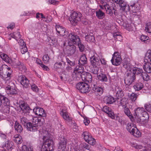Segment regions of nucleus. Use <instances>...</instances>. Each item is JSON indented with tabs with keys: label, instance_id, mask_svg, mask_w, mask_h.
<instances>
[{
	"label": "nucleus",
	"instance_id": "1",
	"mask_svg": "<svg viewBox=\"0 0 151 151\" xmlns=\"http://www.w3.org/2000/svg\"><path fill=\"white\" fill-rule=\"evenodd\" d=\"M20 122L25 127H26L28 130L30 131L35 132L40 130V128L43 124V123L37 117L33 118L32 122L28 123L27 119L22 117L20 118Z\"/></svg>",
	"mask_w": 151,
	"mask_h": 151
},
{
	"label": "nucleus",
	"instance_id": "2",
	"mask_svg": "<svg viewBox=\"0 0 151 151\" xmlns=\"http://www.w3.org/2000/svg\"><path fill=\"white\" fill-rule=\"evenodd\" d=\"M41 134L44 142L42 145L41 151H52L54 143L51 135L47 131L45 130L42 131Z\"/></svg>",
	"mask_w": 151,
	"mask_h": 151
},
{
	"label": "nucleus",
	"instance_id": "3",
	"mask_svg": "<svg viewBox=\"0 0 151 151\" xmlns=\"http://www.w3.org/2000/svg\"><path fill=\"white\" fill-rule=\"evenodd\" d=\"M12 72L10 68H4L3 66L0 68V76L1 78L6 81V84L10 82Z\"/></svg>",
	"mask_w": 151,
	"mask_h": 151
},
{
	"label": "nucleus",
	"instance_id": "4",
	"mask_svg": "<svg viewBox=\"0 0 151 151\" xmlns=\"http://www.w3.org/2000/svg\"><path fill=\"white\" fill-rule=\"evenodd\" d=\"M77 89L82 93H86L90 91L89 85L86 83L80 82L78 83L76 86Z\"/></svg>",
	"mask_w": 151,
	"mask_h": 151
},
{
	"label": "nucleus",
	"instance_id": "5",
	"mask_svg": "<svg viewBox=\"0 0 151 151\" xmlns=\"http://www.w3.org/2000/svg\"><path fill=\"white\" fill-rule=\"evenodd\" d=\"M127 129L130 133L134 136L137 137L139 136L140 135V132L137 131L135 125L133 124L128 123L127 126Z\"/></svg>",
	"mask_w": 151,
	"mask_h": 151
},
{
	"label": "nucleus",
	"instance_id": "6",
	"mask_svg": "<svg viewBox=\"0 0 151 151\" xmlns=\"http://www.w3.org/2000/svg\"><path fill=\"white\" fill-rule=\"evenodd\" d=\"M10 103V101L8 98L0 94V106L2 104L5 106H7L5 108L7 110L5 111L6 113H8L9 111V108L8 106L9 105ZM4 111L5 112V111Z\"/></svg>",
	"mask_w": 151,
	"mask_h": 151
},
{
	"label": "nucleus",
	"instance_id": "7",
	"mask_svg": "<svg viewBox=\"0 0 151 151\" xmlns=\"http://www.w3.org/2000/svg\"><path fill=\"white\" fill-rule=\"evenodd\" d=\"M122 58L120 53L117 52H115L113 55L111 62L113 65L117 66L120 64Z\"/></svg>",
	"mask_w": 151,
	"mask_h": 151
},
{
	"label": "nucleus",
	"instance_id": "8",
	"mask_svg": "<svg viewBox=\"0 0 151 151\" xmlns=\"http://www.w3.org/2000/svg\"><path fill=\"white\" fill-rule=\"evenodd\" d=\"M67 140L64 137H60L59 140L58 150V151H63L65 149Z\"/></svg>",
	"mask_w": 151,
	"mask_h": 151
},
{
	"label": "nucleus",
	"instance_id": "9",
	"mask_svg": "<svg viewBox=\"0 0 151 151\" xmlns=\"http://www.w3.org/2000/svg\"><path fill=\"white\" fill-rule=\"evenodd\" d=\"M82 14L80 13L74 12L71 15L69 20L71 22L76 23L80 20Z\"/></svg>",
	"mask_w": 151,
	"mask_h": 151
},
{
	"label": "nucleus",
	"instance_id": "10",
	"mask_svg": "<svg viewBox=\"0 0 151 151\" xmlns=\"http://www.w3.org/2000/svg\"><path fill=\"white\" fill-rule=\"evenodd\" d=\"M127 77L124 80L125 83L127 85H130L135 80V75L132 73H128L127 74Z\"/></svg>",
	"mask_w": 151,
	"mask_h": 151
},
{
	"label": "nucleus",
	"instance_id": "11",
	"mask_svg": "<svg viewBox=\"0 0 151 151\" xmlns=\"http://www.w3.org/2000/svg\"><path fill=\"white\" fill-rule=\"evenodd\" d=\"M66 48L65 52L68 56L73 55L77 51L76 47L73 45L66 46Z\"/></svg>",
	"mask_w": 151,
	"mask_h": 151
},
{
	"label": "nucleus",
	"instance_id": "12",
	"mask_svg": "<svg viewBox=\"0 0 151 151\" xmlns=\"http://www.w3.org/2000/svg\"><path fill=\"white\" fill-rule=\"evenodd\" d=\"M112 1L113 2L118 4L120 7V9L122 11H125V8L126 10H127L128 6L124 0H112Z\"/></svg>",
	"mask_w": 151,
	"mask_h": 151
},
{
	"label": "nucleus",
	"instance_id": "13",
	"mask_svg": "<svg viewBox=\"0 0 151 151\" xmlns=\"http://www.w3.org/2000/svg\"><path fill=\"white\" fill-rule=\"evenodd\" d=\"M20 82L23 87L27 88L29 87L30 83L29 80L24 75L20 76Z\"/></svg>",
	"mask_w": 151,
	"mask_h": 151
},
{
	"label": "nucleus",
	"instance_id": "14",
	"mask_svg": "<svg viewBox=\"0 0 151 151\" xmlns=\"http://www.w3.org/2000/svg\"><path fill=\"white\" fill-rule=\"evenodd\" d=\"M144 86V84L143 81L139 80L136 81L133 86V88L135 91H137L142 89Z\"/></svg>",
	"mask_w": 151,
	"mask_h": 151
},
{
	"label": "nucleus",
	"instance_id": "15",
	"mask_svg": "<svg viewBox=\"0 0 151 151\" xmlns=\"http://www.w3.org/2000/svg\"><path fill=\"white\" fill-rule=\"evenodd\" d=\"M82 80L85 82L91 83L92 80V76L89 73L84 72L82 74Z\"/></svg>",
	"mask_w": 151,
	"mask_h": 151
},
{
	"label": "nucleus",
	"instance_id": "16",
	"mask_svg": "<svg viewBox=\"0 0 151 151\" xmlns=\"http://www.w3.org/2000/svg\"><path fill=\"white\" fill-rule=\"evenodd\" d=\"M33 111L37 115L42 117H46V114L44 110L42 108L36 107L33 109Z\"/></svg>",
	"mask_w": 151,
	"mask_h": 151
},
{
	"label": "nucleus",
	"instance_id": "17",
	"mask_svg": "<svg viewBox=\"0 0 151 151\" xmlns=\"http://www.w3.org/2000/svg\"><path fill=\"white\" fill-rule=\"evenodd\" d=\"M68 38L74 44H77L80 40L79 36L72 33L69 34Z\"/></svg>",
	"mask_w": 151,
	"mask_h": 151
},
{
	"label": "nucleus",
	"instance_id": "18",
	"mask_svg": "<svg viewBox=\"0 0 151 151\" xmlns=\"http://www.w3.org/2000/svg\"><path fill=\"white\" fill-rule=\"evenodd\" d=\"M92 92L96 96H100L102 94L103 90L102 88L94 85L92 87Z\"/></svg>",
	"mask_w": 151,
	"mask_h": 151
},
{
	"label": "nucleus",
	"instance_id": "19",
	"mask_svg": "<svg viewBox=\"0 0 151 151\" xmlns=\"http://www.w3.org/2000/svg\"><path fill=\"white\" fill-rule=\"evenodd\" d=\"M90 60L91 64L93 67L98 66L99 65V60L95 55L91 57Z\"/></svg>",
	"mask_w": 151,
	"mask_h": 151
},
{
	"label": "nucleus",
	"instance_id": "20",
	"mask_svg": "<svg viewBox=\"0 0 151 151\" xmlns=\"http://www.w3.org/2000/svg\"><path fill=\"white\" fill-rule=\"evenodd\" d=\"M55 28L57 32L60 35L65 36V35H64V34H67L68 33V32L65 31V28L59 25H56Z\"/></svg>",
	"mask_w": 151,
	"mask_h": 151
},
{
	"label": "nucleus",
	"instance_id": "21",
	"mask_svg": "<svg viewBox=\"0 0 151 151\" xmlns=\"http://www.w3.org/2000/svg\"><path fill=\"white\" fill-rule=\"evenodd\" d=\"M103 111L107 114L108 116L112 119H114L115 118L114 114L109 107L105 106L103 108Z\"/></svg>",
	"mask_w": 151,
	"mask_h": 151
},
{
	"label": "nucleus",
	"instance_id": "22",
	"mask_svg": "<svg viewBox=\"0 0 151 151\" xmlns=\"http://www.w3.org/2000/svg\"><path fill=\"white\" fill-rule=\"evenodd\" d=\"M19 107L23 112L29 113L30 108L27 104L24 102H22L19 104Z\"/></svg>",
	"mask_w": 151,
	"mask_h": 151
},
{
	"label": "nucleus",
	"instance_id": "23",
	"mask_svg": "<svg viewBox=\"0 0 151 151\" xmlns=\"http://www.w3.org/2000/svg\"><path fill=\"white\" fill-rule=\"evenodd\" d=\"M143 65V68L147 73H151V63L148 62H145Z\"/></svg>",
	"mask_w": 151,
	"mask_h": 151
},
{
	"label": "nucleus",
	"instance_id": "24",
	"mask_svg": "<svg viewBox=\"0 0 151 151\" xmlns=\"http://www.w3.org/2000/svg\"><path fill=\"white\" fill-rule=\"evenodd\" d=\"M104 101L106 104H111L114 102L115 101L114 98L111 96H106L104 99Z\"/></svg>",
	"mask_w": 151,
	"mask_h": 151
},
{
	"label": "nucleus",
	"instance_id": "25",
	"mask_svg": "<svg viewBox=\"0 0 151 151\" xmlns=\"http://www.w3.org/2000/svg\"><path fill=\"white\" fill-rule=\"evenodd\" d=\"M9 83H6L8 86L6 87V93L8 94L14 95L16 93V91L14 89L11 88L9 85Z\"/></svg>",
	"mask_w": 151,
	"mask_h": 151
},
{
	"label": "nucleus",
	"instance_id": "26",
	"mask_svg": "<svg viewBox=\"0 0 151 151\" xmlns=\"http://www.w3.org/2000/svg\"><path fill=\"white\" fill-rule=\"evenodd\" d=\"M127 6H128V8L127 9V10H126V9H125V11H122L125 12H129L130 10H131L133 12H136L138 11L139 9V5H136L132 7H130L129 5H127Z\"/></svg>",
	"mask_w": 151,
	"mask_h": 151
},
{
	"label": "nucleus",
	"instance_id": "27",
	"mask_svg": "<svg viewBox=\"0 0 151 151\" xmlns=\"http://www.w3.org/2000/svg\"><path fill=\"white\" fill-rule=\"evenodd\" d=\"M15 65L19 70L25 72L26 69V67L22 63L18 61L15 63Z\"/></svg>",
	"mask_w": 151,
	"mask_h": 151
},
{
	"label": "nucleus",
	"instance_id": "28",
	"mask_svg": "<svg viewBox=\"0 0 151 151\" xmlns=\"http://www.w3.org/2000/svg\"><path fill=\"white\" fill-rule=\"evenodd\" d=\"M127 106H125L123 107L124 110L125 114L130 119L131 121H133L134 119V118L130 111L128 108L127 107Z\"/></svg>",
	"mask_w": 151,
	"mask_h": 151
},
{
	"label": "nucleus",
	"instance_id": "29",
	"mask_svg": "<svg viewBox=\"0 0 151 151\" xmlns=\"http://www.w3.org/2000/svg\"><path fill=\"white\" fill-rule=\"evenodd\" d=\"M117 101L119 105L122 106L123 107L127 106V102L126 99L124 98H117Z\"/></svg>",
	"mask_w": 151,
	"mask_h": 151
},
{
	"label": "nucleus",
	"instance_id": "30",
	"mask_svg": "<svg viewBox=\"0 0 151 151\" xmlns=\"http://www.w3.org/2000/svg\"><path fill=\"white\" fill-rule=\"evenodd\" d=\"M82 137H83L84 140L87 142L88 140L91 139V136L88 131L84 132L82 134Z\"/></svg>",
	"mask_w": 151,
	"mask_h": 151
},
{
	"label": "nucleus",
	"instance_id": "31",
	"mask_svg": "<svg viewBox=\"0 0 151 151\" xmlns=\"http://www.w3.org/2000/svg\"><path fill=\"white\" fill-rule=\"evenodd\" d=\"M14 128L15 131L17 133L21 132L23 130L22 126L17 121L15 122Z\"/></svg>",
	"mask_w": 151,
	"mask_h": 151
},
{
	"label": "nucleus",
	"instance_id": "32",
	"mask_svg": "<svg viewBox=\"0 0 151 151\" xmlns=\"http://www.w3.org/2000/svg\"><path fill=\"white\" fill-rule=\"evenodd\" d=\"M13 138L14 141L17 144H20L22 142V137L20 135H15L14 136Z\"/></svg>",
	"mask_w": 151,
	"mask_h": 151
},
{
	"label": "nucleus",
	"instance_id": "33",
	"mask_svg": "<svg viewBox=\"0 0 151 151\" xmlns=\"http://www.w3.org/2000/svg\"><path fill=\"white\" fill-rule=\"evenodd\" d=\"M85 39L86 40L89 42H94L95 41L94 37L92 33L88 35L87 34V35H86Z\"/></svg>",
	"mask_w": 151,
	"mask_h": 151
},
{
	"label": "nucleus",
	"instance_id": "34",
	"mask_svg": "<svg viewBox=\"0 0 151 151\" xmlns=\"http://www.w3.org/2000/svg\"><path fill=\"white\" fill-rule=\"evenodd\" d=\"M78 61L79 64L81 65H84L87 63V58L85 54L81 55Z\"/></svg>",
	"mask_w": 151,
	"mask_h": 151
},
{
	"label": "nucleus",
	"instance_id": "35",
	"mask_svg": "<svg viewBox=\"0 0 151 151\" xmlns=\"http://www.w3.org/2000/svg\"><path fill=\"white\" fill-rule=\"evenodd\" d=\"M60 114L63 116V118L68 121L71 120L68 113L65 111L63 110L60 112Z\"/></svg>",
	"mask_w": 151,
	"mask_h": 151
},
{
	"label": "nucleus",
	"instance_id": "36",
	"mask_svg": "<svg viewBox=\"0 0 151 151\" xmlns=\"http://www.w3.org/2000/svg\"><path fill=\"white\" fill-rule=\"evenodd\" d=\"M96 16L99 19H102L105 16L104 13L100 9L96 11Z\"/></svg>",
	"mask_w": 151,
	"mask_h": 151
},
{
	"label": "nucleus",
	"instance_id": "37",
	"mask_svg": "<svg viewBox=\"0 0 151 151\" xmlns=\"http://www.w3.org/2000/svg\"><path fill=\"white\" fill-rule=\"evenodd\" d=\"M143 70L141 68L135 67L133 68V73L135 75L142 74L143 73Z\"/></svg>",
	"mask_w": 151,
	"mask_h": 151
},
{
	"label": "nucleus",
	"instance_id": "38",
	"mask_svg": "<svg viewBox=\"0 0 151 151\" xmlns=\"http://www.w3.org/2000/svg\"><path fill=\"white\" fill-rule=\"evenodd\" d=\"M145 62H151V52L150 50H148L146 54L144 59Z\"/></svg>",
	"mask_w": 151,
	"mask_h": 151
},
{
	"label": "nucleus",
	"instance_id": "39",
	"mask_svg": "<svg viewBox=\"0 0 151 151\" xmlns=\"http://www.w3.org/2000/svg\"><path fill=\"white\" fill-rule=\"evenodd\" d=\"M11 36L17 40L18 39L21 38V35H20L19 32L17 31L11 34Z\"/></svg>",
	"mask_w": 151,
	"mask_h": 151
},
{
	"label": "nucleus",
	"instance_id": "40",
	"mask_svg": "<svg viewBox=\"0 0 151 151\" xmlns=\"http://www.w3.org/2000/svg\"><path fill=\"white\" fill-rule=\"evenodd\" d=\"M104 8L106 11L107 13L109 14H112L113 12L111 9V6H110L108 4H104Z\"/></svg>",
	"mask_w": 151,
	"mask_h": 151
},
{
	"label": "nucleus",
	"instance_id": "41",
	"mask_svg": "<svg viewBox=\"0 0 151 151\" xmlns=\"http://www.w3.org/2000/svg\"><path fill=\"white\" fill-rule=\"evenodd\" d=\"M144 111V109L142 108H138L135 110V114L137 117H138L141 115Z\"/></svg>",
	"mask_w": 151,
	"mask_h": 151
},
{
	"label": "nucleus",
	"instance_id": "42",
	"mask_svg": "<svg viewBox=\"0 0 151 151\" xmlns=\"http://www.w3.org/2000/svg\"><path fill=\"white\" fill-rule=\"evenodd\" d=\"M98 79L102 82H106L107 81V78L106 75L101 73L97 76Z\"/></svg>",
	"mask_w": 151,
	"mask_h": 151
},
{
	"label": "nucleus",
	"instance_id": "43",
	"mask_svg": "<svg viewBox=\"0 0 151 151\" xmlns=\"http://www.w3.org/2000/svg\"><path fill=\"white\" fill-rule=\"evenodd\" d=\"M84 68L81 65H77L74 68V72L84 73Z\"/></svg>",
	"mask_w": 151,
	"mask_h": 151
},
{
	"label": "nucleus",
	"instance_id": "44",
	"mask_svg": "<svg viewBox=\"0 0 151 151\" xmlns=\"http://www.w3.org/2000/svg\"><path fill=\"white\" fill-rule=\"evenodd\" d=\"M0 55L1 58L5 62L9 63H11V59H9V58L4 53H2Z\"/></svg>",
	"mask_w": 151,
	"mask_h": 151
},
{
	"label": "nucleus",
	"instance_id": "45",
	"mask_svg": "<svg viewBox=\"0 0 151 151\" xmlns=\"http://www.w3.org/2000/svg\"><path fill=\"white\" fill-rule=\"evenodd\" d=\"M82 73L74 72L73 73V76L76 78L77 80H79L80 79L82 78Z\"/></svg>",
	"mask_w": 151,
	"mask_h": 151
},
{
	"label": "nucleus",
	"instance_id": "46",
	"mask_svg": "<svg viewBox=\"0 0 151 151\" xmlns=\"http://www.w3.org/2000/svg\"><path fill=\"white\" fill-rule=\"evenodd\" d=\"M143 81H148L150 79V76L148 75L145 72L143 73L142 74L140 75Z\"/></svg>",
	"mask_w": 151,
	"mask_h": 151
},
{
	"label": "nucleus",
	"instance_id": "47",
	"mask_svg": "<svg viewBox=\"0 0 151 151\" xmlns=\"http://www.w3.org/2000/svg\"><path fill=\"white\" fill-rule=\"evenodd\" d=\"M65 65V63L63 62V63L61 62H56L54 65V68L56 69L59 68H62L63 66Z\"/></svg>",
	"mask_w": 151,
	"mask_h": 151
},
{
	"label": "nucleus",
	"instance_id": "48",
	"mask_svg": "<svg viewBox=\"0 0 151 151\" xmlns=\"http://www.w3.org/2000/svg\"><path fill=\"white\" fill-rule=\"evenodd\" d=\"M130 145L133 147L135 149H140L142 147V146L140 145H139L137 143L132 142L130 143Z\"/></svg>",
	"mask_w": 151,
	"mask_h": 151
},
{
	"label": "nucleus",
	"instance_id": "49",
	"mask_svg": "<svg viewBox=\"0 0 151 151\" xmlns=\"http://www.w3.org/2000/svg\"><path fill=\"white\" fill-rule=\"evenodd\" d=\"M12 142L10 141L7 140L5 142V147L8 150L11 149L12 146Z\"/></svg>",
	"mask_w": 151,
	"mask_h": 151
},
{
	"label": "nucleus",
	"instance_id": "50",
	"mask_svg": "<svg viewBox=\"0 0 151 151\" xmlns=\"http://www.w3.org/2000/svg\"><path fill=\"white\" fill-rule=\"evenodd\" d=\"M145 29L146 32L151 33V22H149L146 24Z\"/></svg>",
	"mask_w": 151,
	"mask_h": 151
},
{
	"label": "nucleus",
	"instance_id": "51",
	"mask_svg": "<svg viewBox=\"0 0 151 151\" xmlns=\"http://www.w3.org/2000/svg\"><path fill=\"white\" fill-rule=\"evenodd\" d=\"M22 150L24 151H33V147L32 146H30L28 148L26 145H24L22 147Z\"/></svg>",
	"mask_w": 151,
	"mask_h": 151
},
{
	"label": "nucleus",
	"instance_id": "52",
	"mask_svg": "<svg viewBox=\"0 0 151 151\" xmlns=\"http://www.w3.org/2000/svg\"><path fill=\"white\" fill-rule=\"evenodd\" d=\"M138 96V95H137V94L132 93L130 95L129 97L130 99L132 101H135L137 99Z\"/></svg>",
	"mask_w": 151,
	"mask_h": 151
},
{
	"label": "nucleus",
	"instance_id": "53",
	"mask_svg": "<svg viewBox=\"0 0 151 151\" xmlns=\"http://www.w3.org/2000/svg\"><path fill=\"white\" fill-rule=\"evenodd\" d=\"M77 44L78 46L80 51L81 52L83 51L84 50V46L81 43L80 40Z\"/></svg>",
	"mask_w": 151,
	"mask_h": 151
},
{
	"label": "nucleus",
	"instance_id": "54",
	"mask_svg": "<svg viewBox=\"0 0 151 151\" xmlns=\"http://www.w3.org/2000/svg\"><path fill=\"white\" fill-rule=\"evenodd\" d=\"M43 61L45 63L47 64L49 63V57L48 55H44L42 58Z\"/></svg>",
	"mask_w": 151,
	"mask_h": 151
},
{
	"label": "nucleus",
	"instance_id": "55",
	"mask_svg": "<svg viewBox=\"0 0 151 151\" xmlns=\"http://www.w3.org/2000/svg\"><path fill=\"white\" fill-rule=\"evenodd\" d=\"M99 70V68L98 66H95L93 67L91 70V72L93 74L98 75Z\"/></svg>",
	"mask_w": 151,
	"mask_h": 151
},
{
	"label": "nucleus",
	"instance_id": "56",
	"mask_svg": "<svg viewBox=\"0 0 151 151\" xmlns=\"http://www.w3.org/2000/svg\"><path fill=\"white\" fill-rule=\"evenodd\" d=\"M123 95V91L121 89H119L117 91L116 96L117 98H121Z\"/></svg>",
	"mask_w": 151,
	"mask_h": 151
},
{
	"label": "nucleus",
	"instance_id": "57",
	"mask_svg": "<svg viewBox=\"0 0 151 151\" xmlns=\"http://www.w3.org/2000/svg\"><path fill=\"white\" fill-rule=\"evenodd\" d=\"M145 109L148 112L151 113V104L149 103L145 104Z\"/></svg>",
	"mask_w": 151,
	"mask_h": 151
},
{
	"label": "nucleus",
	"instance_id": "58",
	"mask_svg": "<svg viewBox=\"0 0 151 151\" xmlns=\"http://www.w3.org/2000/svg\"><path fill=\"white\" fill-rule=\"evenodd\" d=\"M140 39L142 42H145L149 39V37L146 35H142L140 37Z\"/></svg>",
	"mask_w": 151,
	"mask_h": 151
},
{
	"label": "nucleus",
	"instance_id": "59",
	"mask_svg": "<svg viewBox=\"0 0 151 151\" xmlns=\"http://www.w3.org/2000/svg\"><path fill=\"white\" fill-rule=\"evenodd\" d=\"M129 5V6L130 7H132L136 5H139V4L137 1L132 0L130 1Z\"/></svg>",
	"mask_w": 151,
	"mask_h": 151
},
{
	"label": "nucleus",
	"instance_id": "60",
	"mask_svg": "<svg viewBox=\"0 0 151 151\" xmlns=\"http://www.w3.org/2000/svg\"><path fill=\"white\" fill-rule=\"evenodd\" d=\"M21 52L22 54H24L27 51V48L26 46L20 47Z\"/></svg>",
	"mask_w": 151,
	"mask_h": 151
},
{
	"label": "nucleus",
	"instance_id": "61",
	"mask_svg": "<svg viewBox=\"0 0 151 151\" xmlns=\"http://www.w3.org/2000/svg\"><path fill=\"white\" fill-rule=\"evenodd\" d=\"M31 88L33 91L35 92H38L39 90L37 86L35 84L31 85Z\"/></svg>",
	"mask_w": 151,
	"mask_h": 151
},
{
	"label": "nucleus",
	"instance_id": "62",
	"mask_svg": "<svg viewBox=\"0 0 151 151\" xmlns=\"http://www.w3.org/2000/svg\"><path fill=\"white\" fill-rule=\"evenodd\" d=\"M87 142L91 145H94L95 144L96 140L94 138L91 137V139L89 140Z\"/></svg>",
	"mask_w": 151,
	"mask_h": 151
},
{
	"label": "nucleus",
	"instance_id": "63",
	"mask_svg": "<svg viewBox=\"0 0 151 151\" xmlns=\"http://www.w3.org/2000/svg\"><path fill=\"white\" fill-rule=\"evenodd\" d=\"M59 1L55 0H49L47 2L49 4H53L54 5L57 4L59 3Z\"/></svg>",
	"mask_w": 151,
	"mask_h": 151
},
{
	"label": "nucleus",
	"instance_id": "64",
	"mask_svg": "<svg viewBox=\"0 0 151 151\" xmlns=\"http://www.w3.org/2000/svg\"><path fill=\"white\" fill-rule=\"evenodd\" d=\"M123 66L124 68H125L127 70H129L130 69V65L129 63H126V62H124V63Z\"/></svg>",
	"mask_w": 151,
	"mask_h": 151
}]
</instances>
